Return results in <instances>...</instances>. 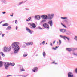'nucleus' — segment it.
Wrapping results in <instances>:
<instances>
[{
    "instance_id": "nucleus-34",
    "label": "nucleus",
    "mask_w": 77,
    "mask_h": 77,
    "mask_svg": "<svg viewBox=\"0 0 77 77\" xmlns=\"http://www.w3.org/2000/svg\"><path fill=\"white\" fill-rule=\"evenodd\" d=\"M53 50H56V48H52Z\"/></svg>"
},
{
    "instance_id": "nucleus-15",
    "label": "nucleus",
    "mask_w": 77,
    "mask_h": 77,
    "mask_svg": "<svg viewBox=\"0 0 77 77\" xmlns=\"http://www.w3.org/2000/svg\"><path fill=\"white\" fill-rule=\"evenodd\" d=\"M66 38L69 41V38H68L66 36H64L63 39H65Z\"/></svg>"
},
{
    "instance_id": "nucleus-5",
    "label": "nucleus",
    "mask_w": 77,
    "mask_h": 77,
    "mask_svg": "<svg viewBox=\"0 0 77 77\" xmlns=\"http://www.w3.org/2000/svg\"><path fill=\"white\" fill-rule=\"evenodd\" d=\"M41 18H43L44 20H45L47 19V16L45 15H43L41 16Z\"/></svg>"
},
{
    "instance_id": "nucleus-13",
    "label": "nucleus",
    "mask_w": 77,
    "mask_h": 77,
    "mask_svg": "<svg viewBox=\"0 0 77 77\" xmlns=\"http://www.w3.org/2000/svg\"><path fill=\"white\" fill-rule=\"evenodd\" d=\"M35 18L36 19H37V20H40V16H36L35 17Z\"/></svg>"
},
{
    "instance_id": "nucleus-42",
    "label": "nucleus",
    "mask_w": 77,
    "mask_h": 77,
    "mask_svg": "<svg viewBox=\"0 0 77 77\" xmlns=\"http://www.w3.org/2000/svg\"><path fill=\"white\" fill-rule=\"evenodd\" d=\"M55 42H56V41H54L53 42V44H55Z\"/></svg>"
},
{
    "instance_id": "nucleus-53",
    "label": "nucleus",
    "mask_w": 77,
    "mask_h": 77,
    "mask_svg": "<svg viewBox=\"0 0 77 77\" xmlns=\"http://www.w3.org/2000/svg\"><path fill=\"white\" fill-rule=\"evenodd\" d=\"M58 42H57V44H58Z\"/></svg>"
},
{
    "instance_id": "nucleus-31",
    "label": "nucleus",
    "mask_w": 77,
    "mask_h": 77,
    "mask_svg": "<svg viewBox=\"0 0 77 77\" xmlns=\"http://www.w3.org/2000/svg\"><path fill=\"white\" fill-rule=\"evenodd\" d=\"M60 37L61 38L63 39V38L64 37V36H63L62 35H60Z\"/></svg>"
},
{
    "instance_id": "nucleus-50",
    "label": "nucleus",
    "mask_w": 77,
    "mask_h": 77,
    "mask_svg": "<svg viewBox=\"0 0 77 77\" xmlns=\"http://www.w3.org/2000/svg\"><path fill=\"white\" fill-rule=\"evenodd\" d=\"M25 9L26 10H29V9H27V8H26Z\"/></svg>"
},
{
    "instance_id": "nucleus-45",
    "label": "nucleus",
    "mask_w": 77,
    "mask_h": 77,
    "mask_svg": "<svg viewBox=\"0 0 77 77\" xmlns=\"http://www.w3.org/2000/svg\"><path fill=\"white\" fill-rule=\"evenodd\" d=\"M18 29V27H17V26H16V30H17V29Z\"/></svg>"
},
{
    "instance_id": "nucleus-3",
    "label": "nucleus",
    "mask_w": 77,
    "mask_h": 77,
    "mask_svg": "<svg viewBox=\"0 0 77 77\" xmlns=\"http://www.w3.org/2000/svg\"><path fill=\"white\" fill-rule=\"evenodd\" d=\"M11 49V47L10 46L8 47H5L4 48V51H9Z\"/></svg>"
},
{
    "instance_id": "nucleus-20",
    "label": "nucleus",
    "mask_w": 77,
    "mask_h": 77,
    "mask_svg": "<svg viewBox=\"0 0 77 77\" xmlns=\"http://www.w3.org/2000/svg\"><path fill=\"white\" fill-rule=\"evenodd\" d=\"M61 19H62L63 20H65L66 19H67V17H61Z\"/></svg>"
},
{
    "instance_id": "nucleus-11",
    "label": "nucleus",
    "mask_w": 77,
    "mask_h": 77,
    "mask_svg": "<svg viewBox=\"0 0 77 77\" xmlns=\"http://www.w3.org/2000/svg\"><path fill=\"white\" fill-rule=\"evenodd\" d=\"M33 44V42H29L26 44V45L28 46V45H32Z\"/></svg>"
},
{
    "instance_id": "nucleus-25",
    "label": "nucleus",
    "mask_w": 77,
    "mask_h": 77,
    "mask_svg": "<svg viewBox=\"0 0 77 77\" xmlns=\"http://www.w3.org/2000/svg\"><path fill=\"white\" fill-rule=\"evenodd\" d=\"M2 26H8V24L6 23L2 25Z\"/></svg>"
},
{
    "instance_id": "nucleus-47",
    "label": "nucleus",
    "mask_w": 77,
    "mask_h": 77,
    "mask_svg": "<svg viewBox=\"0 0 77 77\" xmlns=\"http://www.w3.org/2000/svg\"><path fill=\"white\" fill-rule=\"evenodd\" d=\"M7 76H12V75H7Z\"/></svg>"
},
{
    "instance_id": "nucleus-35",
    "label": "nucleus",
    "mask_w": 77,
    "mask_h": 77,
    "mask_svg": "<svg viewBox=\"0 0 77 77\" xmlns=\"http://www.w3.org/2000/svg\"><path fill=\"white\" fill-rule=\"evenodd\" d=\"M59 41L60 42V44H61L62 43V41L60 40H59Z\"/></svg>"
},
{
    "instance_id": "nucleus-12",
    "label": "nucleus",
    "mask_w": 77,
    "mask_h": 77,
    "mask_svg": "<svg viewBox=\"0 0 77 77\" xmlns=\"http://www.w3.org/2000/svg\"><path fill=\"white\" fill-rule=\"evenodd\" d=\"M26 30L27 31H29V33H30L31 34H32V32H31V30L27 27H26Z\"/></svg>"
},
{
    "instance_id": "nucleus-4",
    "label": "nucleus",
    "mask_w": 77,
    "mask_h": 77,
    "mask_svg": "<svg viewBox=\"0 0 77 77\" xmlns=\"http://www.w3.org/2000/svg\"><path fill=\"white\" fill-rule=\"evenodd\" d=\"M10 65V64L9 63H6L5 64V68L7 69L8 66Z\"/></svg>"
},
{
    "instance_id": "nucleus-54",
    "label": "nucleus",
    "mask_w": 77,
    "mask_h": 77,
    "mask_svg": "<svg viewBox=\"0 0 77 77\" xmlns=\"http://www.w3.org/2000/svg\"><path fill=\"white\" fill-rule=\"evenodd\" d=\"M1 23H2V22H0V24Z\"/></svg>"
},
{
    "instance_id": "nucleus-19",
    "label": "nucleus",
    "mask_w": 77,
    "mask_h": 77,
    "mask_svg": "<svg viewBox=\"0 0 77 77\" xmlns=\"http://www.w3.org/2000/svg\"><path fill=\"white\" fill-rule=\"evenodd\" d=\"M3 65V62L2 61H0V67L2 66Z\"/></svg>"
},
{
    "instance_id": "nucleus-48",
    "label": "nucleus",
    "mask_w": 77,
    "mask_h": 77,
    "mask_svg": "<svg viewBox=\"0 0 77 77\" xmlns=\"http://www.w3.org/2000/svg\"><path fill=\"white\" fill-rule=\"evenodd\" d=\"M2 56H4V54H3V53H2Z\"/></svg>"
},
{
    "instance_id": "nucleus-17",
    "label": "nucleus",
    "mask_w": 77,
    "mask_h": 77,
    "mask_svg": "<svg viewBox=\"0 0 77 77\" xmlns=\"http://www.w3.org/2000/svg\"><path fill=\"white\" fill-rule=\"evenodd\" d=\"M20 70L21 71H25L24 69V68H23V67L21 66L20 67Z\"/></svg>"
},
{
    "instance_id": "nucleus-14",
    "label": "nucleus",
    "mask_w": 77,
    "mask_h": 77,
    "mask_svg": "<svg viewBox=\"0 0 77 77\" xmlns=\"http://www.w3.org/2000/svg\"><path fill=\"white\" fill-rule=\"evenodd\" d=\"M32 27H33V28H35L36 26V25H35V24L34 23H32V25H31Z\"/></svg>"
},
{
    "instance_id": "nucleus-27",
    "label": "nucleus",
    "mask_w": 77,
    "mask_h": 77,
    "mask_svg": "<svg viewBox=\"0 0 77 77\" xmlns=\"http://www.w3.org/2000/svg\"><path fill=\"white\" fill-rule=\"evenodd\" d=\"M45 44V41H43V42H42V43H40V45H41V44Z\"/></svg>"
},
{
    "instance_id": "nucleus-38",
    "label": "nucleus",
    "mask_w": 77,
    "mask_h": 77,
    "mask_svg": "<svg viewBox=\"0 0 77 77\" xmlns=\"http://www.w3.org/2000/svg\"><path fill=\"white\" fill-rule=\"evenodd\" d=\"M75 72L76 73H77V68H76L75 70Z\"/></svg>"
},
{
    "instance_id": "nucleus-37",
    "label": "nucleus",
    "mask_w": 77,
    "mask_h": 77,
    "mask_svg": "<svg viewBox=\"0 0 77 77\" xmlns=\"http://www.w3.org/2000/svg\"><path fill=\"white\" fill-rule=\"evenodd\" d=\"M32 23H28V25H29L30 26H32Z\"/></svg>"
},
{
    "instance_id": "nucleus-10",
    "label": "nucleus",
    "mask_w": 77,
    "mask_h": 77,
    "mask_svg": "<svg viewBox=\"0 0 77 77\" xmlns=\"http://www.w3.org/2000/svg\"><path fill=\"white\" fill-rule=\"evenodd\" d=\"M48 24L50 25L51 27H52L53 23V20H50L48 22Z\"/></svg>"
},
{
    "instance_id": "nucleus-2",
    "label": "nucleus",
    "mask_w": 77,
    "mask_h": 77,
    "mask_svg": "<svg viewBox=\"0 0 77 77\" xmlns=\"http://www.w3.org/2000/svg\"><path fill=\"white\" fill-rule=\"evenodd\" d=\"M54 15L53 13H52L51 14H48V20H51L54 17Z\"/></svg>"
},
{
    "instance_id": "nucleus-21",
    "label": "nucleus",
    "mask_w": 77,
    "mask_h": 77,
    "mask_svg": "<svg viewBox=\"0 0 77 77\" xmlns=\"http://www.w3.org/2000/svg\"><path fill=\"white\" fill-rule=\"evenodd\" d=\"M31 19V17H29L28 18V20H26V21H30V20Z\"/></svg>"
},
{
    "instance_id": "nucleus-24",
    "label": "nucleus",
    "mask_w": 77,
    "mask_h": 77,
    "mask_svg": "<svg viewBox=\"0 0 77 77\" xmlns=\"http://www.w3.org/2000/svg\"><path fill=\"white\" fill-rule=\"evenodd\" d=\"M51 63L52 64L54 63L55 65H56V64H57V63H55V61H54L53 62H52Z\"/></svg>"
},
{
    "instance_id": "nucleus-8",
    "label": "nucleus",
    "mask_w": 77,
    "mask_h": 77,
    "mask_svg": "<svg viewBox=\"0 0 77 77\" xmlns=\"http://www.w3.org/2000/svg\"><path fill=\"white\" fill-rule=\"evenodd\" d=\"M43 26L44 27V28H46L47 29V28H48V25L47 23H44L43 25Z\"/></svg>"
},
{
    "instance_id": "nucleus-33",
    "label": "nucleus",
    "mask_w": 77,
    "mask_h": 77,
    "mask_svg": "<svg viewBox=\"0 0 77 77\" xmlns=\"http://www.w3.org/2000/svg\"><path fill=\"white\" fill-rule=\"evenodd\" d=\"M27 77V75H22L21 76V77Z\"/></svg>"
},
{
    "instance_id": "nucleus-44",
    "label": "nucleus",
    "mask_w": 77,
    "mask_h": 77,
    "mask_svg": "<svg viewBox=\"0 0 77 77\" xmlns=\"http://www.w3.org/2000/svg\"><path fill=\"white\" fill-rule=\"evenodd\" d=\"M2 13H3V14H5V13H6V12H2Z\"/></svg>"
},
{
    "instance_id": "nucleus-55",
    "label": "nucleus",
    "mask_w": 77,
    "mask_h": 77,
    "mask_svg": "<svg viewBox=\"0 0 77 77\" xmlns=\"http://www.w3.org/2000/svg\"><path fill=\"white\" fill-rule=\"evenodd\" d=\"M71 58H72V59L73 58V57H71Z\"/></svg>"
},
{
    "instance_id": "nucleus-41",
    "label": "nucleus",
    "mask_w": 77,
    "mask_h": 77,
    "mask_svg": "<svg viewBox=\"0 0 77 77\" xmlns=\"http://www.w3.org/2000/svg\"><path fill=\"white\" fill-rule=\"evenodd\" d=\"M5 36V34H2V37H3Z\"/></svg>"
},
{
    "instance_id": "nucleus-32",
    "label": "nucleus",
    "mask_w": 77,
    "mask_h": 77,
    "mask_svg": "<svg viewBox=\"0 0 77 77\" xmlns=\"http://www.w3.org/2000/svg\"><path fill=\"white\" fill-rule=\"evenodd\" d=\"M27 56V54H26V55H23V57H26Z\"/></svg>"
},
{
    "instance_id": "nucleus-36",
    "label": "nucleus",
    "mask_w": 77,
    "mask_h": 77,
    "mask_svg": "<svg viewBox=\"0 0 77 77\" xmlns=\"http://www.w3.org/2000/svg\"><path fill=\"white\" fill-rule=\"evenodd\" d=\"M15 23L16 24H17V23H18V21H17V20H15Z\"/></svg>"
},
{
    "instance_id": "nucleus-6",
    "label": "nucleus",
    "mask_w": 77,
    "mask_h": 77,
    "mask_svg": "<svg viewBox=\"0 0 77 77\" xmlns=\"http://www.w3.org/2000/svg\"><path fill=\"white\" fill-rule=\"evenodd\" d=\"M60 31L63 33H65V32L66 31V29H60Z\"/></svg>"
},
{
    "instance_id": "nucleus-56",
    "label": "nucleus",
    "mask_w": 77,
    "mask_h": 77,
    "mask_svg": "<svg viewBox=\"0 0 77 77\" xmlns=\"http://www.w3.org/2000/svg\"><path fill=\"white\" fill-rule=\"evenodd\" d=\"M0 58H1V57H0Z\"/></svg>"
},
{
    "instance_id": "nucleus-40",
    "label": "nucleus",
    "mask_w": 77,
    "mask_h": 77,
    "mask_svg": "<svg viewBox=\"0 0 77 77\" xmlns=\"http://www.w3.org/2000/svg\"><path fill=\"white\" fill-rule=\"evenodd\" d=\"M50 45H51V46H52L53 45V44H52V43H50Z\"/></svg>"
},
{
    "instance_id": "nucleus-16",
    "label": "nucleus",
    "mask_w": 77,
    "mask_h": 77,
    "mask_svg": "<svg viewBox=\"0 0 77 77\" xmlns=\"http://www.w3.org/2000/svg\"><path fill=\"white\" fill-rule=\"evenodd\" d=\"M66 50L70 52L72 51V48H67Z\"/></svg>"
},
{
    "instance_id": "nucleus-51",
    "label": "nucleus",
    "mask_w": 77,
    "mask_h": 77,
    "mask_svg": "<svg viewBox=\"0 0 77 77\" xmlns=\"http://www.w3.org/2000/svg\"><path fill=\"white\" fill-rule=\"evenodd\" d=\"M23 47H26V46L25 45L23 46Z\"/></svg>"
},
{
    "instance_id": "nucleus-26",
    "label": "nucleus",
    "mask_w": 77,
    "mask_h": 77,
    "mask_svg": "<svg viewBox=\"0 0 77 77\" xmlns=\"http://www.w3.org/2000/svg\"><path fill=\"white\" fill-rule=\"evenodd\" d=\"M10 65L12 66H14V65H15V64L14 63H10Z\"/></svg>"
},
{
    "instance_id": "nucleus-52",
    "label": "nucleus",
    "mask_w": 77,
    "mask_h": 77,
    "mask_svg": "<svg viewBox=\"0 0 77 77\" xmlns=\"http://www.w3.org/2000/svg\"><path fill=\"white\" fill-rule=\"evenodd\" d=\"M58 47H57V46H56V47H55V48H58Z\"/></svg>"
},
{
    "instance_id": "nucleus-23",
    "label": "nucleus",
    "mask_w": 77,
    "mask_h": 77,
    "mask_svg": "<svg viewBox=\"0 0 77 77\" xmlns=\"http://www.w3.org/2000/svg\"><path fill=\"white\" fill-rule=\"evenodd\" d=\"M62 25L63 26V27H65V28H67V27L66 26H65V25L64 24H63L61 23Z\"/></svg>"
},
{
    "instance_id": "nucleus-46",
    "label": "nucleus",
    "mask_w": 77,
    "mask_h": 77,
    "mask_svg": "<svg viewBox=\"0 0 77 77\" xmlns=\"http://www.w3.org/2000/svg\"><path fill=\"white\" fill-rule=\"evenodd\" d=\"M2 32H0V35H2Z\"/></svg>"
},
{
    "instance_id": "nucleus-39",
    "label": "nucleus",
    "mask_w": 77,
    "mask_h": 77,
    "mask_svg": "<svg viewBox=\"0 0 77 77\" xmlns=\"http://www.w3.org/2000/svg\"><path fill=\"white\" fill-rule=\"evenodd\" d=\"M22 3H23V2H20L19 3V5H21V4H22Z\"/></svg>"
},
{
    "instance_id": "nucleus-7",
    "label": "nucleus",
    "mask_w": 77,
    "mask_h": 77,
    "mask_svg": "<svg viewBox=\"0 0 77 77\" xmlns=\"http://www.w3.org/2000/svg\"><path fill=\"white\" fill-rule=\"evenodd\" d=\"M32 71H33L34 72H36L38 71V67H35L34 68V69L32 70Z\"/></svg>"
},
{
    "instance_id": "nucleus-28",
    "label": "nucleus",
    "mask_w": 77,
    "mask_h": 77,
    "mask_svg": "<svg viewBox=\"0 0 77 77\" xmlns=\"http://www.w3.org/2000/svg\"><path fill=\"white\" fill-rule=\"evenodd\" d=\"M45 21H46V20H42L41 22V23H44V22H45Z\"/></svg>"
},
{
    "instance_id": "nucleus-9",
    "label": "nucleus",
    "mask_w": 77,
    "mask_h": 77,
    "mask_svg": "<svg viewBox=\"0 0 77 77\" xmlns=\"http://www.w3.org/2000/svg\"><path fill=\"white\" fill-rule=\"evenodd\" d=\"M66 35H70L71 34V32H70L69 31L66 30Z\"/></svg>"
},
{
    "instance_id": "nucleus-49",
    "label": "nucleus",
    "mask_w": 77,
    "mask_h": 77,
    "mask_svg": "<svg viewBox=\"0 0 77 77\" xmlns=\"http://www.w3.org/2000/svg\"><path fill=\"white\" fill-rule=\"evenodd\" d=\"M65 22H66V23H67V20H65Z\"/></svg>"
},
{
    "instance_id": "nucleus-30",
    "label": "nucleus",
    "mask_w": 77,
    "mask_h": 77,
    "mask_svg": "<svg viewBox=\"0 0 77 77\" xmlns=\"http://www.w3.org/2000/svg\"><path fill=\"white\" fill-rule=\"evenodd\" d=\"M73 54L74 56H77V53H73Z\"/></svg>"
},
{
    "instance_id": "nucleus-58",
    "label": "nucleus",
    "mask_w": 77,
    "mask_h": 77,
    "mask_svg": "<svg viewBox=\"0 0 77 77\" xmlns=\"http://www.w3.org/2000/svg\"><path fill=\"white\" fill-rule=\"evenodd\" d=\"M70 23H71V21L70 22Z\"/></svg>"
},
{
    "instance_id": "nucleus-1",
    "label": "nucleus",
    "mask_w": 77,
    "mask_h": 77,
    "mask_svg": "<svg viewBox=\"0 0 77 77\" xmlns=\"http://www.w3.org/2000/svg\"><path fill=\"white\" fill-rule=\"evenodd\" d=\"M19 43L16 42L12 44V47L13 48L14 47V51L15 53H17L18 52V51L20 50V46L17 44H19Z\"/></svg>"
},
{
    "instance_id": "nucleus-57",
    "label": "nucleus",
    "mask_w": 77,
    "mask_h": 77,
    "mask_svg": "<svg viewBox=\"0 0 77 77\" xmlns=\"http://www.w3.org/2000/svg\"><path fill=\"white\" fill-rule=\"evenodd\" d=\"M48 29H49V27H48Z\"/></svg>"
},
{
    "instance_id": "nucleus-18",
    "label": "nucleus",
    "mask_w": 77,
    "mask_h": 77,
    "mask_svg": "<svg viewBox=\"0 0 77 77\" xmlns=\"http://www.w3.org/2000/svg\"><path fill=\"white\" fill-rule=\"evenodd\" d=\"M11 29V26H9L7 28V30H10Z\"/></svg>"
},
{
    "instance_id": "nucleus-29",
    "label": "nucleus",
    "mask_w": 77,
    "mask_h": 77,
    "mask_svg": "<svg viewBox=\"0 0 77 77\" xmlns=\"http://www.w3.org/2000/svg\"><path fill=\"white\" fill-rule=\"evenodd\" d=\"M75 40H76V41H77V36H75L74 38Z\"/></svg>"
},
{
    "instance_id": "nucleus-43",
    "label": "nucleus",
    "mask_w": 77,
    "mask_h": 77,
    "mask_svg": "<svg viewBox=\"0 0 77 77\" xmlns=\"http://www.w3.org/2000/svg\"><path fill=\"white\" fill-rule=\"evenodd\" d=\"M14 15V13H12V15H10V16L11 17H13V15Z\"/></svg>"
},
{
    "instance_id": "nucleus-22",
    "label": "nucleus",
    "mask_w": 77,
    "mask_h": 77,
    "mask_svg": "<svg viewBox=\"0 0 77 77\" xmlns=\"http://www.w3.org/2000/svg\"><path fill=\"white\" fill-rule=\"evenodd\" d=\"M43 56L44 57H45V56H46V54L45 53V52H43Z\"/></svg>"
}]
</instances>
